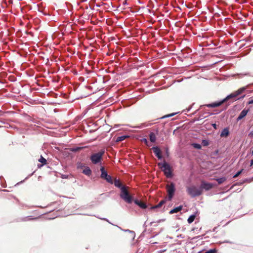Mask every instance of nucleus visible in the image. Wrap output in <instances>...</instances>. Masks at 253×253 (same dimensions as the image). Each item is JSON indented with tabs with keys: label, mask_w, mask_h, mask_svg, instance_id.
<instances>
[{
	"label": "nucleus",
	"mask_w": 253,
	"mask_h": 253,
	"mask_svg": "<svg viewBox=\"0 0 253 253\" xmlns=\"http://www.w3.org/2000/svg\"><path fill=\"white\" fill-rule=\"evenodd\" d=\"M246 89L245 87H242L239 88L237 91L232 93L231 94L228 95L226 97H225L224 99H222V100L218 102H213L211 104H208L205 105L204 106H206L208 107H211V108H215L217 107H218L220 105H221L223 103L227 101L228 100L231 99V98H234L237 97L239 95L241 94Z\"/></svg>",
	"instance_id": "f257e3e1"
},
{
	"label": "nucleus",
	"mask_w": 253,
	"mask_h": 253,
	"mask_svg": "<svg viewBox=\"0 0 253 253\" xmlns=\"http://www.w3.org/2000/svg\"><path fill=\"white\" fill-rule=\"evenodd\" d=\"M120 197L125 202L128 204H130L132 202V197L129 195L126 186H123L121 187Z\"/></svg>",
	"instance_id": "f03ea898"
},
{
	"label": "nucleus",
	"mask_w": 253,
	"mask_h": 253,
	"mask_svg": "<svg viewBox=\"0 0 253 253\" xmlns=\"http://www.w3.org/2000/svg\"><path fill=\"white\" fill-rule=\"evenodd\" d=\"M187 191L188 194L190 195L192 197L200 196L202 193V190L201 189L198 188L194 185L187 187Z\"/></svg>",
	"instance_id": "7ed1b4c3"
},
{
	"label": "nucleus",
	"mask_w": 253,
	"mask_h": 253,
	"mask_svg": "<svg viewBox=\"0 0 253 253\" xmlns=\"http://www.w3.org/2000/svg\"><path fill=\"white\" fill-rule=\"evenodd\" d=\"M158 166L161 168L167 177L169 178L172 176L171 168L169 164L166 162L159 163Z\"/></svg>",
	"instance_id": "20e7f679"
},
{
	"label": "nucleus",
	"mask_w": 253,
	"mask_h": 253,
	"mask_svg": "<svg viewBox=\"0 0 253 253\" xmlns=\"http://www.w3.org/2000/svg\"><path fill=\"white\" fill-rule=\"evenodd\" d=\"M104 153V151L102 150L98 153L93 154L90 156V160L94 164H96L99 163L102 159V157Z\"/></svg>",
	"instance_id": "39448f33"
},
{
	"label": "nucleus",
	"mask_w": 253,
	"mask_h": 253,
	"mask_svg": "<svg viewBox=\"0 0 253 253\" xmlns=\"http://www.w3.org/2000/svg\"><path fill=\"white\" fill-rule=\"evenodd\" d=\"M166 189L168 195V200L170 201L175 191V185L173 183H171L170 184L167 185Z\"/></svg>",
	"instance_id": "423d86ee"
},
{
	"label": "nucleus",
	"mask_w": 253,
	"mask_h": 253,
	"mask_svg": "<svg viewBox=\"0 0 253 253\" xmlns=\"http://www.w3.org/2000/svg\"><path fill=\"white\" fill-rule=\"evenodd\" d=\"M100 170L101 172V174L100 175L101 178L106 180V181L108 182V183L110 184H113V181L112 177L107 174V172L105 170L104 168L102 167L100 169Z\"/></svg>",
	"instance_id": "0eeeda50"
},
{
	"label": "nucleus",
	"mask_w": 253,
	"mask_h": 253,
	"mask_svg": "<svg viewBox=\"0 0 253 253\" xmlns=\"http://www.w3.org/2000/svg\"><path fill=\"white\" fill-rule=\"evenodd\" d=\"M213 184L211 183L202 181L200 189H204L206 190H209L213 187Z\"/></svg>",
	"instance_id": "6e6552de"
},
{
	"label": "nucleus",
	"mask_w": 253,
	"mask_h": 253,
	"mask_svg": "<svg viewBox=\"0 0 253 253\" xmlns=\"http://www.w3.org/2000/svg\"><path fill=\"white\" fill-rule=\"evenodd\" d=\"M152 149L159 159H161L162 158L161 151L158 147H154Z\"/></svg>",
	"instance_id": "1a4fd4ad"
},
{
	"label": "nucleus",
	"mask_w": 253,
	"mask_h": 253,
	"mask_svg": "<svg viewBox=\"0 0 253 253\" xmlns=\"http://www.w3.org/2000/svg\"><path fill=\"white\" fill-rule=\"evenodd\" d=\"M249 110V109H244L242 111L238 118H237V121H239L240 120H241L242 119H243L248 114Z\"/></svg>",
	"instance_id": "9d476101"
},
{
	"label": "nucleus",
	"mask_w": 253,
	"mask_h": 253,
	"mask_svg": "<svg viewBox=\"0 0 253 253\" xmlns=\"http://www.w3.org/2000/svg\"><path fill=\"white\" fill-rule=\"evenodd\" d=\"M134 203L139 206L142 209H145L147 208V206L145 203L139 201L138 200H134Z\"/></svg>",
	"instance_id": "9b49d317"
},
{
	"label": "nucleus",
	"mask_w": 253,
	"mask_h": 253,
	"mask_svg": "<svg viewBox=\"0 0 253 253\" xmlns=\"http://www.w3.org/2000/svg\"><path fill=\"white\" fill-rule=\"evenodd\" d=\"M229 134V130L228 128H224L221 133H220V136L221 137H227Z\"/></svg>",
	"instance_id": "f8f14e48"
},
{
	"label": "nucleus",
	"mask_w": 253,
	"mask_h": 253,
	"mask_svg": "<svg viewBox=\"0 0 253 253\" xmlns=\"http://www.w3.org/2000/svg\"><path fill=\"white\" fill-rule=\"evenodd\" d=\"M182 206H179L177 207L174 208L173 209L171 210V211H170L169 213L173 214L174 213H177V212L181 211L182 210Z\"/></svg>",
	"instance_id": "ddd939ff"
},
{
	"label": "nucleus",
	"mask_w": 253,
	"mask_h": 253,
	"mask_svg": "<svg viewBox=\"0 0 253 253\" xmlns=\"http://www.w3.org/2000/svg\"><path fill=\"white\" fill-rule=\"evenodd\" d=\"M83 173L87 176H90L91 174V170L88 167H86L83 170Z\"/></svg>",
	"instance_id": "4468645a"
},
{
	"label": "nucleus",
	"mask_w": 253,
	"mask_h": 253,
	"mask_svg": "<svg viewBox=\"0 0 253 253\" xmlns=\"http://www.w3.org/2000/svg\"><path fill=\"white\" fill-rule=\"evenodd\" d=\"M150 140L152 142H155L156 140V136L154 132H151L149 134Z\"/></svg>",
	"instance_id": "2eb2a0df"
},
{
	"label": "nucleus",
	"mask_w": 253,
	"mask_h": 253,
	"mask_svg": "<svg viewBox=\"0 0 253 253\" xmlns=\"http://www.w3.org/2000/svg\"><path fill=\"white\" fill-rule=\"evenodd\" d=\"M114 185L116 187L120 188L122 187V184L119 179H115L114 182Z\"/></svg>",
	"instance_id": "dca6fc26"
},
{
	"label": "nucleus",
	"mask_w": 253,
	"mask_h": 253,
	"mask_svg": "<svg viewBox=\"0 0 253 253\" xmlns=\"http://www.w3.org/2000/svg\"><path fill=\"white\" fill-rule=\"evenodd\" d=\"M165 202H166L165 200H162L158 204L153 207L152 208V209H154L160 208L165 203Z\"/></svg>",
	"instance_id": "f3484780"
},
{
	"label": "nucleus",
	"mask_w": 253,
	"mask_h": 253,
	"mask_svg": "<svg viewBox=\"0 0 253 253\" xmlns=\"http://www.w3.org/2000/svg\"><path fill=\"white\" fill-rule=\"evenodd\" d=\"M128 137V136H126V135H123V136H119L117 138V139L116 140V142H118L122 141L125 140L126 138H127Z\"/></svg>",
	"instance_id": "a211bd4d"
},
{
	"label": "nucleus",
	"mask_w": 253,
	"mask_h": 253,
	"mask_svg": "<svg viewBox=\"0 0 253 253\" xmlns=\"http://www.w3.org/2000/svg\"><path fill=\"white\" fill-rule=\"evenodd\" d=\"M195 217H196V216L194 214H192V215H190L187 219L188 223L189 224L192 223L193 222V221L194 220Z\"/></svg>",
	"instance_id": "6ab92c4d"
},
{
	"label": "nucleus",
	"mask_w": 253,
	"mask_h": 253,
	"mask_svg": "<svg viewBox=\"0 0 253 253\" xmlns=\"http://www.w3.org/2000/svg\"><path fill=\"white\" fill-rule=\"evenodd\" d=\"M77 167L78 169H83V168H85V166L84 163L79 162V163H78Z\"/></svg>",
	"instance_id": "aec40b11"
},
{
	"label": "nucleus",
	"mask_w": 253,
	"mask_h": 253,
	"mask_svg": "<svg viewBox=\"0 0 253 253\" xmlns=\"http://www.w3.org/2000/svg\"><path fill=\"white\" fill-rule=\"evenodd\" d=\"M192 145L193 146L194 148L197 149H201L202 147L201 145L198 143H193L192 144Z\"/></svg>",
	"instance_id": "412c9836"
},
{
	"label": "nucleus",
	"mask_w": 253,
	"mask_h": 253,
	"mask_svg": "<svg viewBox=\"0 0 253 253\" xmlns=\"http://www.w3.org/2000/svg\"><path fill=\"white\" fill-rule=\"evenodd\" d=\"M39 161L42 163V164H45L46 163V160L45 158H44L42 156H41L40 159L39 160Z\"/></svg>",
	"instance_id": "4be33fe9"
},
{
	"label": "nucleus",
	"mask_w": 253,
	"mask_h": 253,
	"mask_svg": "<svg viewBox=\"0 0 253 253\" xmlns=\"http://www.w3.org/2000/svg\"><path fill=\"white\" fill-rule=\"evenodd\" d=\"M216 180L219 184H221V183H223L225 180V178L224 177L220 178L217 179Z\"/></svg>",
	"instance_id": "5701e85b"
},
{
	"label": "nucleus",
	"mask_w": 253,
	"mask_h": 253,
	"mask_svg": "<svg viewBox=\"0 0 253 253\" xmlns=\"http://www.w3.org/2000/svg\"><path fill=\"white\" fill-rule=\"evenodd\" d=\"M202 144L204 146H207L209 144V142L206 140H203L202 141Z\"/></svg>",
	"instance_id": "b1692460"
},
{
	"label": "nucleus",
	"mask_w": 253,
	"mask_h": 253,
	"mask_svg": "<svg viewBox=\"0 0 253 253\" xmlns=\"http://www.w3.org/2000/svg\"><path fill=\"white\" fill-rule=\"evenodd\" d=\"M205 253H216V249H211L208 251H207Z\"/></svg>",
	"instance_id": "393cba45"
},
{
	"label": "nucleus",
	"mask_w": 253,
	"mask_h": 253,
	"mask_svg": "<svg viewBox=\"0 0 253 253\" xmlns=\"http://www.w3.org/2000/svg\"><path fill=\"white\" fill-rule=\"evenodd\" d=\"M243 171V169L239 171L234 176V177H237V176H238Z\"/></svg>",
	"instance_id": "a878e982"
},
{
	"label": "nucleus",
	"mask_w": 253,
	"mask_h": 253,
	"mask_svg": "<svg viewBox=\"0 0 253 253\" xmlns=\"http://www.w3.org/2000/svg\"><path fill=\"white\" fill-rule=\"evenodd\" d=\"M249 104H253V97H251L249 99V101L248 102Z\"/></svg>",
	"instance_id": "bb28decb"
},
{
	"label": "nucleus",
	"mask_w": 253,
	"mask_h": 253,
	"mask_svg": "<svg viewBox=\"0 0 253 253\" xmlns=\"http://www.w3.org/2000/svg\"><path fill=\"white\" fill-rule=\"evenodd\" d=\"M142 141H143L145 144H147V143H148V140H147V139H146V138H143V140H142Z\"/></svg>",
	"instance_id": "cd10ccee"
},
{
	"label": "nucleus",
	"mask_w": 253,
	"mask_h": 253,
	"mask_svg": "<svg viewBox=\"0 0 253 253\" xmlns=\"http://www.w3.org/2000/svg\"><path fill=\"white\" fill-rule=\"evenodd\" d=\"M174 115V114H170V115H168V116H166V117H164L163 118L171 117V116H173Z\"/></svg>",
	"instance_id": "c85d7f7f"
},
{
	"label": "nucleus",
	"mask_w": 253,
	"mask_h": 253,
	"mask_svg": "<svg viewBox=\"0 0 253 253\" xmlns=\"http://www.w3.org/2000/svg\"><path fill=\"white\" fill-rule=\"evenodd\" d=\"M212 126L215 129H216V125L215 124H212Z\"/></svg>",
	"instance_id": "c756f323"
},
{
	"label": "nucleus",
	"mask_w": 253,
	"mask_h": 253,
	"mask_svg": "<svg viewBox=\"0 0 253 253\" xmlns=\"http://www.w3.org/2000/svg\"><path fill=\"white\" fill-rule=\"evenodd\" d=\"M253 165V160H252L251 161V166H252Z\"/></svg>",
	"instance_id": "7c9ffc66"
},
{
	"label": "nucleus",
	"mask_w": 253,
	"mask_h": 253,
	"mask_svg": "<svg viewBox=\"0 0 253 253\" xmlns=\"http://www.w3.org/2000/svg\"><path fill=\"white\" fill-rule=\"evenodd\" d=\"M251 154L252 155H253V150L252 151Z\"/></svg>",
	"instance_id": "2f4dec72"
},
{
	"label": "nucleus",
	"mask_w": 253,
	"mask_h": 253,
	"mask_svg": "<svg viewBox=\"0 0 253 253\" xmlns=\"http://www.w3.org/2000/svg\"><path fill=\"white\" fill-rule=\"evenodd\" d=\"M245 97V95H243V96L241 97L242 98H244Z\"/></svg>",
	"instance_id": "473e14b6"
},
{
	"label": "nucleus",
	"mask_w": 253,
	"mask_h": 253,
	"mask_svg": "<svg viewBox=\"0 0 253 253\" xmlns=\"http://www.w3.org/2000/svg\"><path fill=\"white\" fill-rule=\"evenodd\" d=\"M32 219H37V218H32Z\"/></svg>",
	"instance_id": "72a5a7b5"
}]
</instances>
